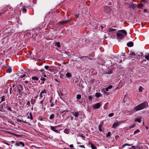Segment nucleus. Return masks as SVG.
Returning <instances> with one entry per match:
<instances>
[{"instance_id": "f257e3e1", "label": "nucleus", "mask_w": 149, "mask_h": 149, "mask_svg": "<svg viewBox=\"0 0 149 149\" xmlns=\"http://www.w3.org/2000/svg\"><path fill=\"white\" fill-rule=\"evenodd\" d=\"M148 103L146 102H145L135 107L134 110L135 111H137L145 108L148 107Z\"/></svg>"}, {"instance_id": "f03ea898", "label": "nucleus", "mask_w": 149, "mask_h": 149, "mask_svg": "<svg viewBox=\"0 0 149 149\" xmlns=\"http://www.w3.org/2000/svg\"><path fill=\"white\" fill-rule=\"evenodd\" d=\"M127 32L124 30L119 31L116 34V36L119 39H123L127 35Z\"/></svg>"}, {"instance_id": "7ed1b4c3", "label": "nucleus", "mask_w": 149, "mask_h": 149, "mask_svg": "<svg viewBox=\"0 0 149 149\" xmlns=\"http://www.w3.org/2000/svg\"><path fill=\"white\" fill-rule=\"evenodd\" d=\"M18 86L19 87L17 88L18 89V92L19 95L21 96L24 93L23 87L22 86L21 84H19Z\"/></svg>"}, {"instance_id": "20e7f679", "label": "nucleus", "mask_w": 149, "mask_h": 149, "mask_svg": "<svg viewBox=\"0 0 149 149\" xmlns=\"http://www.w3.org/2000/svg\"><path fill=\"white\" fill-rule=\"evenodd\" d=\"M111 11L110 7L107 6H105L104 7V11L107 13H109Z\"/></svg>"}, {"instance_id": "39448f33", "label": "nucleus", "mask_w": 149, "mask_h": 149, "mask_svg": "<svg viewBox=\"0 0 149 149\" xmlns=\"http://www.w3.org/2000/svg\"><path fill=\"white\" fill-rule=\"evenodd\" d=\"M101 105L100 103H97L93 106V107L94 109L99 108L100 107Z\"/></svg>"}, {"instance_id": "423d86ee", "label": "nucleus", "mask_w": 149, "mask_h": 149, "mask_svg": "<svg viewBox=\"0 0 149 149\" xmlns=\"http://www.w3.org/2000/svg\"><path fill=\"white\" fill-rule=\"evenodd\" d=\"M70 21V20H69L63 21L62 22L59 23L58 24L59 25H62L63 24H66L69 22Z\"/></svg>"}, {"instance_id": "0eeeda50", "label": "nucleus", "mask_w": 149, "mask_h": 149, "mask_svg": "<svg viewBox=\"0 0 149 149\" xmlns=\"http://www.w3.org/2000/svg\"><path fill=\"white\" fill-rule=\"evenodd\" d=\"M15 145L17 146H19L20 145H22L23 147H24V143L22 141H19V143H16Z\"/></svg>"}, {"instance_id": "6e6552de", "label": "nucleus", "mask_w": 149, "mask_h": 149, "mask_svg": "<svg viewBox=\"0 0 149 149\" xmlns=\"http://www.w3.org/2000/svg\"><path fill=\"white\" fill-rule=\"evenodd\" d=\"M72 113L74 116L76 117L77 118L79 115V113L77 111H74V112H72Z\"/></svg>"}, {"instance_id": "1a4fd4ad", "label": "nucleus", "mask_w": 149, "mask_h": 149, "mask_svg": "<svg viewBox=\"0 0 149 149\" xmlns=\"http://www.w3.org/2000/svg\"><path fill=\"white\" fill-rule=\"evenodd\" d=\"M50 127H51V129L52 130H53L55 132H57L58 133H60L59 132H58V130H56L55 127H53V126H50Z\"/></svg>"}, {"instance_id": "9d476101", "label": "nucleus", "mask_w": 149, "mask_h": 149, "mask_svg": "<svg viewBox=\"0 0 149 149\" xmlns=\"http://www.w3.org/2000/svg\"><path fill=\"white\" fill-rule=\"evenodd\" d=\"M127 45L129 47H132L133 46V43L132 42H130L127 44Z\"/></svg>"}, {"instance_id": "9b49d317", "label": "nucleus", "mask_w": 149, "mask_h": 149, "mask_svg": "<svg viewBox=\"0 0 149 149\" xmlns=\"http://www.w3.org/2000/svg\"><path fill=\"white\" fill-rule=\"evenodd\" d=\"M31 79L33 80H34L36 81H38L39 79L38 77L36 76L32 77H31Z\"/></svg>"}, {"instance_id": "f8f14e48", "label": "nucleus", "mask_w": 149, "mask_h": 149, "mask_svg": "<svg viewBox=\"0 0 149 149\" xmlns=\"http://www.w3.org/2000/svg\"><path fill=\"white\" fill-rule=\"evenodd\" d=\"M6 11L4 10V11H2L0 12V16H4L5 15V13H6Z\"/></svg>"}, {"instance_id": "ddd939ff", "label": "nucleus", "mask_w": 149, "mask_h": 149, "mask_svg": "<svg viewBox=\"0 0 149 149\" xmlns=\"http://www.w3.org/2000/svg\"><path fill=\"white\" fill-rule=\"evenodd\" d=\"M55 45L56 46L58 47L59 48L61 47L60 45V42H56L55 43Z\"/></svg>"}, {"instance_id": "4468645a", "label": "nucleus", "mask_w": 149, "mask_h": 149, "mask_svg": "<svg viewBox=\"0 0 149 149\" xmlns=\"http://www.w3.org/2000/svg\"><path fill=\"white\" fill-rule=\"evenodd\" d=\"M102 125L100 124L99 126V129L100 132H103V130L102 129Z\"/></svg>"}, {"instance_id": "2eb2a0df", "label": "nucleus", "mask_w": 149, "mask_h": 149, "mask_svg": "<svg viewBox=\"0 0 149 149\" xmlns=\"http://www.w3.org/2000/svg\"><path fill=\"white\" fill-rule=\"evenodd\" d=\"M118 125V123H114L113 125V128H115Z\"/></svg>"}, {"instance_id": "dca6fc26", "label": "nucleus", "mask_w": 149, "mask_h": 149, "mask_svg": "<svg viewBox=\"0 0 149 149\" xmlns=\"http://www.w3.org/2000/svg\"><path fill=\"white\" fill-rule=\"evenodd\" d=\"M89 57H88L87 56H82L81 57H79V58H80L81 59L83 60H86V58H88Z\"/></svg>"}, {"instance_id": "f3484780", "label": "nucleus", "mask_w": 149, "mask_h": 149, "mask_svg": "<svg viewBox=\"0 0 149 149\" xmlns=\"http://www.w3.org/2000/svg\"><path fill=\"white\" fill-rule=\"evenodd\" d=\"M102 96V94L100 93H96L95 95V96L97 97H98Z\"/></svg>"}, {"instance_id": "a211bd4d", "label": "nucleus", "mask_w": 149, "mask_h": 149, "mask_svg": "<svg viewBox=\"0 0 149 149\" xmlns=\"http://www.w3.org/2000/svg\"><path fill=\"white\" fill-rule=\"evenodd\" d=\"M91 147L92 149H95L96 148V146L94 145L92 143H91Z\"/></svg>"}, {"instance_id": "6ab92c4d", "label": "nucleus", "mask_w": 149, "mask_h": 149, "mask_svg": "<svg viewBox=\"0 0 149 149\" xmlns=\"http://www.w3.org/2000/svg\"><path fill=\"white\" fill-rule=\"evenodd\" d=\"M135 122H137L139 123H140L141 122V120L140 118H136L135 120Z\"/></svg>"}, {"instance_id": "aec40b11", "label": "nucleus", "mask_w": 149, "mask_h": 149, "mask_svg": "<svg viewBox=\"0 0 149 149\" xmlns=\"http://www.w3.org/2000/svg\"><path fill=\"white\" fill-rule=\"evenodd\" d=\"M36 100L32 98L31 100V102L32 104H33L36 102Z\"/></svg>"}, {"instance_id": "412c9836", "label": "nucleus", "mask_w": 149, "mask_h": 149, "mask_svg": "<svg viewBox=\"0 0 149 149\" xmlns=\"http://www.w3.org/2000/svg\"><path fill=\"white\" fill-rule=\"evenodd\" d=\"M71 74L70 72H67L66 74V76L67 77H70L71 76Z\"/></svg>"}, {"instance_id": "4be33fe9", "label": "nucleus", "mask_w": 149, "mask_h": 149, "mask_svg": "<svg viewBox=\"0 0 149 149\" xmlns=\"http://www.w3.org/2000/svg\"><path fill=\"white\" fill-rule=\"evenodd\" d=\"M116 31V29L112 28H109V32H111Z\"/></svg>"}, {"instance_id": "5701e85b", "label": "nucleus", "mask_w": 149, "mask_h": 149, "mask_svg": "<svg viewBox=\"0 0 149 149\" xmlns=\"http://www.w3.org/2000/svg\"><path fill=\"white\" fill-rule=\"evenodd\" d=\"M9 8H7V9H6L5 10V11H6V12L7 11H10L11 10H12L13 11V9L12 8H10V7H9Z\"/></svg>"}, {"instance_id": "b1692460", "label": "nucleus", "mask_w": 149, "mask_h": 149, "mask_svg": "<svg viewBox=\"0 0 149 149\" xmlns=\"http://www.w3.org/2000/svg\"><path fill=\"white\" fill-rule=\"evenodd\" d=\"M81 98V95L80 94H78L77 96V100H79Z\"/></svg>"}, {"instance_id": "393cba45", "label": "nucleus", "mask_w": 149, "mask_h": 149, "mask_svg": "<svg viewBox=\"0 0 149 149\" xmlns=\"http://www.w3.org/2000/svg\"><path fill=\"white\" fill-rule=\"evenodd\" d=\"M132 145H130V144H127V143H125V144L123 145L122 146V148H123L125 146H132Z\"/></svg>"}, {"instance_id": "a878e982", "label": "nucleus", "mask_w": 149, "mask_h": 149, "mask_svg": "<svg viewBox=\"0 0 149 149\" xmlns=\"http://www.w3.org/2000/svg\"><path fill=\"white\" fill-rule=\"evenodd\" d=\"M54 114H52L50 116L49 118L50 119H52L54 117Z\"/></svg>"}, {"instance_id": "bb28decb", "label": "nucleus", "mask_w": 149, "mask_h": 149, "mask_svg": "<svg viewBox=\"0 0 149 149\" xmlns=\"http://www.w3.org/2000/svg\"><path fill=\"white\" fill-rule=\"evenodd\" d=\"M7 71L8 73H10L12 72V69L11 68H8L7 70Z\"/></svg>"}, {"instance_id": "cd10ccee", "label": "nucleus", "mask_w": 149, "mask_h": 149, "mask_svg": "<svg viewBox=\"0 0 149 149\" xmlns=\"http://www.w3.org/2000/svg\"><path fill=\"white\" fill-rule=\"evenodd\" d=\"M145 58L148 60H149V54H148V55L145 56Z\"/></svg>"}, {"instance_id": "c85d7f7f", "label": "nucleus", "mask_w": 149, "mask_h": 149, "mask_svg": "<svg viewBox=\"0 0 149 149\" xmlns=\"http://www.w3.org/2000/svg\"><path fill=\"white\" fill-rule=\"evenodd\" d=\"M5 107V104L4 103H3L1 105V108L2 109H3V107Z\"/></svg>"}, {"instance_id": "c756f323", "label": "nucleus", "mask_w": 149, "mask_h": 149, "mask_svg": "<svg viewBox=\"0 0 149 149\" xmlns=\"http://www.w3.org/2000/svg\"><path fill=\"white\" fill-rule=\"evenodd\" d=\"M109 103L107 102L106 104H105L104 106V108L105 109H106V108L108 106V105Z\"/></svg>"}, {"instance_id": "7c9ffc66", "label": "nucleus", "mask_w": 149, "mask_h": 149, "mask_svg": "<svg viewBox=\"0 0 149 149\" xmlns=\"http://www.w3.org/2000/svg\"><path fill=\"white\" fill-rule=\"evenodd\" d=\"M140 132V130H136L134 132L133 134L134 135L135 134H136L137 133L139 132Z\"/></svg>"}, {"instance_id": "2f4dec72", "label": "nucleus", "mask_w": 149, "mask_h": 149, "mask_svg": "<svg viewBox=\"0 0 149 149\" xmlns=\"http://www.w3.org/2000/svg\"><path fill=\"white\" fill-rule=\"evenodd\" d=\"M5 100V97L4 96H2L1 97V102H2Z\"/></svg>"}, {"instance_id": "473e14b6", "label": "nucleus", "mask_w": 149, "mask_h": 149, "mask_svg": "<svg viewBox=\"0 0 149 149\" xmlns=\"http://www.w3.org/2000/svg\"><path fill=\"white\" fill-rule=\"evenodd\" d=\"M30 117L31 120H32L33 119V118L32 115V114L31 112L29 113Z\"/></svg>"}, {"instance_id": "72a5a7b5", "label": "nucleus", "mask_w": 149, "mask_h": 149, "mask_svg": "<svg viewBox=\"0 0 149 149\" xmlns=\"http://www.w3.org/2000/svg\"><path fill=\"white\" fill-rule=\"evenodd\" d=\"M111 133V132H108L107 133V135H106V137H109V136H110Z\"/></svg>"}, {"instance_id": "f704fd0d", "label": "nucleus", "mask_w": 149, "mask_h": 149, "mask_svg": "<svg viewBox=\"0 0 149 149\" xmlns=\"http://www.w3.org/2000/svg\"><path fill=\"white\" fill-rule=\"evenodd\" d=\"M64 132L65 133L67 134H68L69 133L68 130L66 129H65L64 130Z\"/></svg>"}, {"instance_id": "c9c22d12", "label": "nucleus", "mask_w": 149, "mask_h": 149, "mask_svg": "<svg viewBox=\"0 0 149 149\" xmlns=\"http://www.w3.org/2000/svg\"><path fill=\"white\" fill-rule=\"evenodd\" d=\"M143 4H141L140 5H138V7L139 8H141L143 6Z\"/></svg>"}, {"instance_id": "e433bc0d", "label": "nucleus", "mask_w": 149, "mask_h": 149, "mask_svg": "<svg viewBox=\"0 0 149 149\" xmlns=\"http://www.w3.org/2000/svg\"><path fill=\"white\" fill-rule=\"evenodd\" d=\"M42 94H43L44 93H47V92L46 91V90L45 89H44L43 90L41 91V92L40 93Z\"/></svg>"}, {"instance_id": "4c0bfd02", "label": "nucleus", "mask_w": 149, "mask_h": 149, "mask_svg": "<svg viewBox=\"0 0 149 149\" xmlns=\"http://www.w3.org/2000/svg\"><path fill=\"white\" fill-rule=\"evenodd\" d=\"M12 134L14 136H17V137H21V135H17L16 134H14V133H12Z\"/></svg>"}, {"instance_id": "58836bf2", "label": "nucleus", "mask_w": 149, "mask_h": 149, "mask_svg": "<svg viewBox=\"0 0 149 149\" xmlns=\"http://www.w3.org/2000/svg\"><path fill=\"white\" fill-rule=\"evenodd\" d=\"M88 98L89 100H91L92 99V95H90L88 97Z\"/></svg>"}, {"instance_id": "ea45409f", "label": "nucleus", "mask_w": 149, "mask_h": 149, "mask_svg": "<svg viewBox=\"0 0 149 149\" xmlns=\"http://www.w3.org/2000/svg\"><path fill=\"white\" fill-rule=\"evenodd\" d=\"M142 88H143V87H142L140 86L139 88V91L141 92L142 91Z\"/></svg>"}, {"instance_id": "a19ab883", "label": "nucleus", "mask_w": 149, "mask_h": 149, "mask_svg": "<svg viewBox=\"0 0 149 149\" xmlns=\"http://www.w3.org/2000/svg\"><path fill=\"white\" fill-rule=\"evenodd\" d=\"M130 55H132L134 56H136V54H135L134 52H131V53H130Z\"/></svg>"}, {"instance_id": "79ce46f5", "label": "nucleus", "mask_w": 149, "mask_h": 149, "mask_svg": "<svg viewBox=\"0 0 149 149\" xmlns=\"http://www.w3.org/2000/svg\"><path fill=\"white\" fill-rule=\"evenodd\" d=\"M113 115H114L113 113H110L109 114V115H108V116L109 117H111Z\"/></svg>"}, {"instance_id": "37998d69", "label": "nucleus", "mask_w": 149, "mask_h": 149, "mask_svg": "<svg viewBox=\"0 0 149 149\" xmlns=\"http://www.w3.org/2000/svg\"><path fill=\"white\" fill-rule=\"evenodd\" d=\"M26 76V74H24L23 75H22L20 76V78H22L23 77H25Z\"/></svg>"}, {"instance_id": "c03bdc74", "label": "nucleus", "mask_w": 149, "mask_h": 149, "mask_svg": "<svg viewBox=\"0 0 149 149\" xmlns=\"http://www.w3.org/2000/svg\"><path fill=\"white\" fill-rule=\"evenodd\" d=\"M135 126V124H133V125L132 126H130V129L132 128H133Z\"/></svg>"}, {"instance_id": "a18cd8bd", "label": "nucleus", "mask_w": 149, "mask_h": 149, "mask_svg": "<svg viewBox=\"0 0 149 149\" xmlns=\"http://www.w3.org/2000/svg\"><path fill=\"white\" fill-rule=\"evenodd\" d=\"M44 68L46 70H47L49 69V66L48 65H46Z\"/></svg>"}, {"instance_id": "49530a36", "label": "nucleus", "mask_w": 149, "mask_h": 149, "mask_svg": "<svg viewBox=\"0 0 149 149\" xmlns=\"http://www.w3.org/2000/svg\"><path fill=\"white\" fill-rule=\"evenodd\" d=\"M100 26L102 29H103L104 27H105L106 26V25L104 24H103L101 25Z\"/></svg>"}, {"instance_id": "de8ad7c7", "label": "nucleus", "mask_w": 149, "mask_h": 149, "mask_svg": "<svg viewBox=\"0 0 149 149\" xmlns=\"http://www.w3.org/2000/svg\"><path fill=\"white\" fill-rule=\"evenodd\" d=\"M42 93H40V98H42L43 97V95Z\"/></svg>"}, {"instance_id": "09e8293b", "label": "nucleus", "mask_w": 149, "mask_h": 149, "mask_svg": "<svg viewBox=\"0 0 149 149\" xmlns=\"http://www.w3.org/2000/svg\"><path fill=\"white\" fill-rule=\"evenodd\" d=\"M40 80L45 81V79L43 77H42L40 79Z\"/></svg>"}, {"instance_id": "8fccbe9b", "label": "nucleus", "mask_w": 149, "mask_h": 149, "mask_svg": "<svg viewBox=\"0 0 149 149\" xmlns=\"http://www.w3.org/2000/svg\"><path fill=\"white\" fill-rule=\"evenodd\" d=\"M112 85H110L108 87V88H109V89H110L111 88H112Z\"/></svg>"}, {"instance_id": "3c124183", "label": "nucleus", "mask_w": 149, "mask_h": 149, "mask_svg": "<svg viewBox=\"0 0 149 149\" xmlns=\"http://www.w3.org/2000/svg\"><path fill=\"white\" fill-rule=\"evenodd\" d=\"M7 109L10 111H12V110L10 107H8Z\"/></svg>"}, {"instance_id": "603ef678", "label": "nucleus", "mask_w": 149, "mask_h": 149, "mask_svg": "<svg viewBox=\"0 0 149 149\" xmlns=\"http://www.w3.org/2000/svg\"><path fill=\"white\" fill-rule=\"evenodd\" d=\"M52 99H53V97H52L50 98V100H49V102H50V103H52Z\"/></svg>"}, {"instance_id": "864d4df0", "label": "nucleus", "mask_w": 149, "mask_h": 149, "mask_svg": "<svg viewBox=\"0 0 149 149\" xmlns=\"http://www.w3.org/2000/svg\"><path fill=\"white\" fill-rule=\"evenodd\" d=\"M79 136H81V137H82L83 138H85V136H84L83 134H81Z\"/></svg>"}, {"instance_id": "5fc2aeb1", "label": "nucleus", "mask_w": 149, "mask_h": 149, "mask_svg": "<svg viewBox=\"0 0 149 149\" xmlns=\"http://www.w3.org/2000/svg\"><path fill=\"white\" fill-rule=\"evenodd\" d=\"M51 103V104L50 107H52L54 106V105L52 102V103Z\"/></svg>"}, {"instance_id": "6e6d98bb", "label": "nucleus", "mask_w": 149, "mask_h": 149, "mask_svg": "<svg viewBox=\"0 0 149 149\" xmlns=\"http://www.w3.org/2000/svg\"><path fill=\"white\" fill-rule=\"evenodd\" d=\"M30 102L29 101H28L27 102V105H30Z\"/></svg>"}, {"instance_id": "4d7b16f0", "label": "nucleus", "mask_w": 149, "mask_h": 149, "mask_svg": "<svg viewBox=\"0 0 149 149\" xmlns=\"http://www.w3.org/2000/svg\"><path fill=\"white\" fill-rule=\"evenodd\" d=\"M17 121L18 122H21V121H22V120H20V119H18L17 120Z\"/></svg>"}, {"instance_id": "13d9d810", "label": "nucleus", "mask_w": 149, "mask_h": 149, "mask_svg": "<svg viewBox=\"0 0 149 149\" xmlns=\"http://www.w3.org/2000/svg\"><path fill=\"white\" fill-rule=\"evenodd\" d=\"M12 90V88H10V94H11V90Z\"/></svg>"}, {"instance_id": "bf43d9fd", "label": "nucleus", "mask_w": 149, "mask_h": 149, "mask_svg": "<svg viewBox=\"0 0 149 149\" xmlns=\"http://www.w3.org/2000/svg\"><path fill=\"white\" fill-rule=\"evenodd\" d=\"M26 9L25 8H24L23 9V11L25 12H26Z\"/></svg>"}, {"instance_id": "052dcab7", "label": "nucleus", "mask_w": 149, "mask_h": 149, "mask_svg": "<svg viewBox=\"0 0 149 149\" xmlns=\"http://www.w3.org/2000/svg\"><path fill=\"white\" fill-rule=\"evenodd\" d=\"M79 14H78L77 15H75V16L77 17V18H78L79 17Z\"/></svg>"}, {"instance_id": "680f3d73", "label": "nucleus", "mask_w": 149, "mask_h": 149, "mask_svg": "<svg viewBox=\"0 0 149 149\" xmlns=\"http://www.w3.org/2000/svg\"><path fill=\"white\" fill-rule=\"evenodd\" d=\"M140 55H138V56H141V57H142V55H143V54H142V53H140Z\"/></svg>"}, {"instance_id": "e2e57ef3", "label": "nucleus", "mask_w": 149, "mask_h": 149, "mask_svg": "<svg viewBox=\"0 0 149 149\" xmlns=\"http://www.w3.org/2000/svg\"><path fill=\"white\" fill-rule=\"evenodd\" d=\"M69 146L70 148H72L73 147V146L72 144L70 145Z\"/></svg>"}, {"instance_id": "0e129e2a", "label": "nucleus", "mask_w": 149, "mask_h": 149, "mask_svg": "<svg viewBox=\"0 0 149 149\" xmlns=\"http://www.w3.org/2000/svg\"><path fill=\"white\" fill-rule=\"evenodd\" d=\"M40 103L42 104V105L43 104V100H42L40 102Z\"/></svg>"}, {"instance_id": "69168bd1", "label": "nucleus", "mask_w": 149, "mask_h": 149, "mask_svg": "<svg viewBox=\"0 0 149 149\" xmlns=\"http://www.w3.org/2000/svg\"><path fill=\"white\" fill-rule=\"evenodd\" d=\"M79 146L81 148H85V147L84 145H80Z\"/></svg>"}, {"instance_id": "338daca9", "label": "nucleus", "mask_w": 149, "mask_h": 149, "mask_svg": "<svg viewBox=\"0 0 149 149\" xmlns=\"http://www.w3.org/2000/svg\"><path fill=\"white\" fill-rule=\"evenodd\" d=\"M5 143L8 146H9L10 144L7 142H5Z\"/></svg>"}, {"instance_id": "774afa93", "label": "nucleus", "mask_w": 149, "mask_h": 149, "mask_svg": "<svg viewBox=\"0 0 149 149\" xmlns=\"http://www.w3.org/2000/svg\"><path fill=\"white\" fill-rule=\"evenodd\" d=\"M109 88H105V91H108V90H109Z\"/></svg>"}]
</instances>
